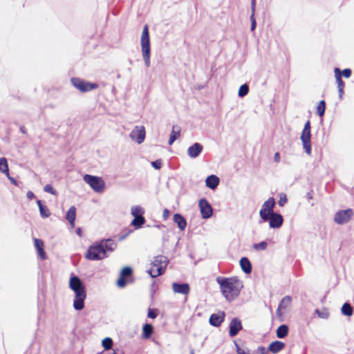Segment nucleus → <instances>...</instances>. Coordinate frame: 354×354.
I'll list each match as a JSON object with an SVG mask.
<instances>
[{"label": "nucleus", "instance_id": "obj_1", "mask_svg": "<svg viewBox=\"0 0 354 354\" xmlns=\"http://www.w3.org/2000/svg\"><path fill=\"white\" fill-rule=\"evenodd\" d=\"M117 247L116 242L111 239H104L91 245L85 254V258L90 261H100L109 257Z\"/></svg>", "mask_w": 354, "mask_h": 354}, {"label": "nucleus", "instance_id": "obj_2", "mask_svg": "<svg viewBox=\"0 0 354 354\" xmlns=\"http://www.w3.org/2000/svg\"><path fill=\"white\" fill-rule=\"evenodd\" d=\"M216 281L220 286L222 295L229 301L238 297L243 288V282L237 277H217Z\"/></svg>", "mask_w": 354, "mask_h": 354}, {"label": "nucleus", "instance_id": "obj_3", "mask_svg": "<svg viewBox=\"0 0 354 354\" xmlns=\"http://www.w3.org/2000/svg\"><path fill=\"white\" fill-rule=\"evenodd\" d=\"M69 288L74 292L73 308L76 310H82L84 308V301L86 298V290L84 282L73 273L69 279Z\"/></svg>", "mask_w": 354, "mask_h": 354}, {"label": "nucleus", "instance_id": "obj_4", "mask_svg": "<svg viewBox=\"0 0 354 354\" xmlns=\"http://www.w3.org/2000/svg\"><path fill=\"white\" fill-rule=\"evenodd\" d=\"M141 50L147 67L150 66L151 44L149 28L145 25L143 28L141 35Z\"/></svg>", "mask_w": 354, "mask_h": 354}, {"label": "nucleus", "instance_id": "obj_5", "mask_svg": "<svg viewBox=\"0 0 354 354\" xmlns=\"http://www.w3.org/2000/svg\"><path fill=\"white\" fill-rule=\"evenodd\" d=\"M71 83L81 93H87L99 87V84L96 82H91L77 77H72Z\"/></svg>", "mask_w": 354, "mask_h": 354}, {"label": "nucleus", "instance_id": "obj_6", "mask_svg": "<svg viewBox=\"0 0 354 354\" xmlns=\"http://www.w3.org/2000/svg\"><path fill=\"white\" fill-rule=\"evenodd\" d=\"M300 139L305 152L309 156L311 155V124L310 120H307L305 123Z\"/></svg>", "mask_w": 354, "mask_h": 354}, {"label": "nucleus", "instance_id": "obj_7", "mask_svg": "<svg viewBox=\"0 0 354 354\" xmlns=\"http://www.w3.org/2000/svg\"><path fill=\"white\" fill-rule=\"evenodd\" d=\"M275 203V199L273 197L269 198L263 203L259 211V216L263 222H267L269 216L276 213L274 211Z\"/></svg>", "mask_w": 354, "mask_h": 354}, {"label": "nucleus", "instance_id": "obj_8", "mask_svg": "<svg viewBox=\"0 0 354 354\" xmlns=\"http://www.w3.org/2000/svg\"><path fill=\"white\" fill-rule=\"evenodd\" d=\"M83 179L95 192L102 193L104 191L105 183L101 177L85 174Z\"/></svg>", "mask_w": 354, "mask_h": 354}, {"label": "nucleus", "instance_id": "obj_9", "mask_svg": "<svg viewBox=\"0 0 354 354\" xmlns=\"http://www.w3.org/2000/svg\"><path fill=\"white\" fill-rule=\"evenodd\" d=\"M353 214V210L351 208L339 210L335 214L333 220L337 224L344 225L351 219Z\"/></svg>", "mask_w": 354, "mask_h": 354}, {"label": "nucleus", "instance_id": "obj_10", "mask_svg": "<svg viewBox=\"0 0 354 354\" xmlns=\"http://www.w3.org/2000/svg\"><path fill=\"white\" fill-rule=\"evenodd\" d=\"M133 274V269L131 267L126 266L123 268L120 272V277L117 280V285L119 288H124L129 281L132 282L133 280H129Z\"/></svg>", "mask_w": 354, "mask_h": 354}, {"label": "nucleus", "instance_id": "obj_11", "mask_svg": "<svg viewBox=\"0 0 354 354\" xmlns=\"http://www.w3.org/2000/svg\"><path fill=\"white\" fill-rule=\"evenodd\" d=\"M198 206L203 218L208 219L212 217L213 214V208L209 202L205 198H203L199 200Z\"/></svg>", "mask_w": 354, "mask_h": 354}, {"label": "nucleus", "instance_id": "obj_12", "mask_svg": "<svg viewBox=\"0 0 354 354\" xmlns=\"http://www.w3.org/2000/svg\"><path fill=\"white\" fill-rule=\"evenodd\" d=\"M130 138L138 144H141L145 138V129L144 127L136 126L130 133Z\"/></svg>", "mask_w": 354, "mask_h": 354}, {"label": "nucleus", "instance_id": "obj_13", "mask_svg": "<svg viewBox=\"0 0 354 354\" xmlns=\"http://www.w3.org/2000/svg\"><path fill=\"white\" fill-rule=\"evenodd\" d=\"M242 329L241 321L238 317L232 318L229 324V336L230 337H235Z\"/></svg>", "mask_w": 354, "mask_h": 354}, {"label": "nucleus", "instance_id": "obj_14", "mask_svg": "<svg viewBox=\"0 0 354 354\" xmlns=\"http://www.w3.org/2000/svg\"><path fill=\"white\" fill-rule=\"evenodd\" d=\"M268 221L269 222V226L270 228L278 229L283 225V218L281 214L275 213L269 216Z\"/></svg>", "mask_w": 354, "mask_h": 354}, {"label": "nucleus", "instance_id": "obj_15", "mask_svg": "<svg viewBox=\"0 0 354 354\" xmlns=\"http://www.w3.org/2000/svg\"><path fill=\"white\" fill-rule=\"evenodd\" d=\"M225 314L223 311L212 314L209 317V324L214 327H219L224 322Z\"/></svg>", "mask_w": 354, "mask_h": 354}, {"label": "nucleus", "instance_id": "obj_16", "mask_svg": "<svg viewBox=\"0 0 354 354\" xmlns=\"http://www.w3.org/2000/svg\"><path fill=\"white\" fill-rule=\"evenodd\" d=\"M172 289L175 293L183 295H188L190 291V287L187 283L174 282Z\"/></svg>", "mask_w": 354, "mask_h": 354}, {"label": "nucleus", "instance_id": "obj_17", "mask_svg": "<svg viewBox=\"0 0 354 354\" xmlns=\"http://www.w3.org/2000/svg\"><path fill=\"white\" fill-rule=\"evenodd\" d=\"M203 149V145L199 142H195L187 149V155L192 158L199 156Z\"/></svg>", "mask_w": 354, "mask_h": 354}, {"label": "nucleus", "instance_id": "obj_18", "mask_svg": "<svg viewBox=\"0 0 354 354\" xmlns=\"http://www.w3.org/2000/svg\"><path fill=\"white\" fill-rule=\"evenodd\" d=\"M168 263L169 259L167 257L163 255H158L154 258V260L151 262V265L156 268H158L160 266L164 267L165 272Z\"/></svg>", "mask_w": 354, "mask_h": 354}, {"label": "nucleus", "instance_id": "obj_19", "mask_svg": "<svg viewBox=\"0 0 354 354\" xmlns=\"http://www.w3.org/2000/svg\"><path fill=\"white\" fill-rule=\"evenodd\" d=\"M292 302V297L289 295L284 297L279 304L277 309V315L279 316L282 315V310H286L288 308Z\"/></svg>", "mask_w": 354, "mask_h": 354}, {"label": "nucleus", "instance_id": "obj_20", "mask_svg": "<svg viewBox=\"0 0 354 354\" xmlns=\"http://www.w3.org/2000/svg\"><path fill=\"white\" fill-rule=\"evenodd\" d=\"M34 243L38 256L41 258V259L45 260L47 258V255L44 248V241L41 239L35 238Z\"/></svg>", "mask_w": 354, "mask_h": 354}, {"label": "nucleus", "instance_id": "obj_21", "mask_svg": "<svg viewBox=\"0 0 354 354\" xmlns=\"http://www.w3.org/2000/svg\"><path fill=\"white\" fill-rule=\"evenodd\" d=\"M219 183V178L214 174L208 176L205 180V185L212 190H214L217 188Z\"/></svg>", "mask_w": 354, "mask_h": 354}, {"label": "nucleus", "instance_id": "obj_22", "mask_svg": "<svg viewBox=\"0 0 354 354\" xmlns=\"http://www.w3.org/2000/svg\"><path fill=\"white\" fill-rule=\"evenodd\" d=\"M286 346L284 342L276 340L271 342L268 346V351L272 353H277L283 350Z\"/></svg>", "mask_w": 354, "mask_h": 354}, {"label": "nucleus", "instance_id": "obj_23", "mask_svg": "<svg viewBox=\"0 0 354 354\" xmlns=\"http://www.w3.org/2000/svg\"><path fill=\"white\" fill-rule=\"evenodd\" d=\"M239 264L243 272L247 274H250L252 270V264L248 257H241Z\"/></svg>", "mask_w": 354, "mask_h": 354}, {"label": "nucleus", "instance_id": "obj_24", "mask_svg": "<svg viewBox=\"0 0 354 354\" xmlns=\"http://www.w3.org/2000/svg\"><path fill=\"white\" fill-rule=\"evenodd\" d=\"M173 220L174 222L177 224L180 230H184L186 228L187 221L182 214L179 213L174 214Z\"/></svg>", "mask_w": 354, "mask_h": 354}, {"label": "nucleus", "instance_id": "obj_25", "mask_svg": "<svg viewBox=\"0 0 354 354\" xmlns=\"http://www.w3.org/2000/svg\"><path fill=\"white\" fill-rule=\"evenodd\" d=\"M154 332L153 326L151 324L146 323L142 326V337L145 339L151 338Z\"/></svg>", "mask_w": 354, "mask_h": 354}, {"label": "nucleus", "instance_id": "obj_26", "mask_svg": "<svg viewBox=\"0 0 354 354\" xmlns=\"http://www.w3.org/2000/svg\"><path fill=\"white\" fill-rule=\"evenodd\" d=\"M66 218L72 227L75 226V221L76 218V209L74 206H71L68 210Z\"/></svg>", "mask_w": 354, "mask_h": 354}, {"label": "nucleus", "instance_id": "obj_27", "mask_svg": "<svg viewBox=\"0 0 354 354\" xmlns=\"http://www.w3.org/2000/svg\"><path fill=\"white\" fill-rule=\"evenodd\" d=\"M289 331V328L286 324L280 325L276 330V335L279 339L285 338Z\"/></svg>", "mask_w": 354, "mask_h": 354}, {"label": "nucleus", "instance_id": "obj_28", "mask_svg": "<svg viewBox=\"0 0 354 354\" xmlns=\"http://www.w3.org/2000/svg\"><path fill=\"white\" fill-rule=\"evenodd\" d=\"M37 204L38 205L41 216L42 218H48L50 215V212L47 206L43 205L40 200L37 201Z\"/></svg>", "mask_w": 354, "mask_h": 354}, {"label": "nucleus", "instance_id": "obj_29", "mask_svg": "<svg viewBox=\"0 0 354 354\" xmlns=\"http://www.w3.org/2000/svg\"><path fill=\"white\" fill-rule=\"evenodd\" d=\"M335 77L336 82L337 84V88L344 89L345 86L344 82L342 79L341 70L339 68H335L334 70Z\"/></svg>", "mask_w": 354, "mask_h": 354}, {"label": "nucleus", "instance_id": "obj_30", "mask_svg": "<svg viewBox=\"0 0 354 354\" xmlns=\"http://www.w3.org/2000/svg\"><path fill=\"white\" fill-rule=\"evenodd\" d=\"M146 222V219L143 216H138L136 218H134L132 221H131V225L136 229V230H138V229H140L141 228L143 225Z\"/></svg>", "mask_w": 354, "mask_h": 354}, {"label": "nucleus", "instance_id": "obj_31", "mask_svg": "<svg viewBox=\"0 0 354 354\" xmlns=\"http://www.w3.org/2000/svg\"><path fill=\"white\" fill-rule=\"evenodd\" d=\"M147 272L152 278H155L164 274V267L160 266L156 268L151 266V268Z\"/></svg>", "mask_w": 354, "mask_h": 354}, {"label": "nucleus", "instance_id": "obj_32", "mask_svg": "<svg viewBox=\"0 0 354 354\" xmlns=\"http://www.w3.org/2000/svg\"><path fill=\"white\" fill-rule=\"evenodd\" d=\"M341 312L342 315L351 317L353 314V308L348 302H345L342 306Z\"/></svg>", "mask_w": 354, "mask_h": 354}, {"label": "nucleus", "instance_id": "obj_33", "mask_svg": "<svg viewBox=\"0 0 354 354\" xmlns=\"http://www.w3.org/2000/svg\"><path fill=\"white\" fill-rule=\"evenodd\" d=\"M0 171L8 176L9 168L7 159L4 157L0 158Z\"/></svg>", "mask_w": 354, "mask_h": 354}, {"label": "nucleus", "instance_id": "obj_34", "mask_svg": "<svg viewBox=\"0 0 354 354\" xmlns=\"http://www.w3.org/2000/svg\"><path fill=\"white\" fill-rule=\"evenodd\" d=\"M131 214L134 218H136V216H143L145 214V209L139 205L133 206L131 208Z\"/></svg>", "mask_w": 354, "mask_h": 354}, {"label": "nucleus", "instance_id": "obj_35", "mask_svg": "<svg viewBox=\"0 0 354 354\" xmlns=\"http://www.w3.org/2000/svg\"><path fill=\"white\" fill-rule=\"evenodd\" d=\"M175 126L173 127L172 131L170 134L169 139L168 141V144L169 145H171L174 141L180 136V130L178 129V131H175Z\"/></svg>", "mask_w": 354, "mask_h": 354}, {"label": "nucleus", "instance_id": "obj_36", "mask_svg": "<svg viewBox=\"0 0 354 354\" xmlns=\"http://www.w3.org/2000/svg\"><path fill=\"white\" fill-rule=\"evenodd\" d=\"M326 111V102L324 100L319 101L317 106V113L319 117L324 116Z\"/></svg>", "mask_w": 354, "mask_h": 354}, {"label": "nucleus", "instance_id": "obj_37", "mask_svg": "<svg viewBox=\"0 0 354 354\" xmlns=\"http://www.w3.org/2000/svg\"><path fill=\"white\" fill-rule=\"evenodd\" d=\"M249 86L247 84H242L239 89L238 95L240 97H243L249 93Z\"/></svg>", "mask_w": 354, "mask_h": 354}, {"label": "nucleus", "instance_id": "obj_38", "mask_svg": "<svg viewBox=\"0 0 354 354\" xmlns=\"http://www.w3.org/2000/svg\"><path fill=\"white\" fill-rule=\"evenodd\" d=\"M315 313L317 315V316L319 318L322 319H328L329 317V312L326 308H324L323 310H320L319 309H316L315 310Z\"/></svg>", "mask_w": 354, "mask_h": 354}, {"label": "nucleus", "instance_id": "obj_39", "mask_svg": "<svg viewBox=\"0 0 354 354\" xmlns=\"http://www.w3.org/2000/svg\"><path fill=\"white\" fill-rule=\"evenodd\" d=\"M102 344L106 351H109L113 345V340L111 337H105L102 340Z\"/></svg>", "mask_w": 354, "mask_h": 354}, {"label": "nucleus", "instance_id": "obj_40", "mask_svg": "<svg viewBox=\"0 0 354 354\" xmlns=\"http://www.w3.org/2000/svg\"><path fill=\"white\" fill-rule=\"evenodd\" d=\"M268 247V243L265 241H261L259 243H254L253 245V248L255 250H265Z\"/></svg>", "mask_w": 354, "mask_h": 354}, {"label": "nucleus", "instance_id": "obj_41", "mask_svg": "<svg viewBox=\"0 0 354 354\" xmlns=\"http://www.w3.org/2000/svg\"><path fill=\"white\" fill-rule=\"evenodd\" d=\"M158 315V310L157 308H149L147 312V317L150 319H156Z\"/></svg>", "mask_w": 354, "mask_h": 354}, {"label": "nucleus", "instance_id": "obj_42", "mask_svg": "<svg viewBox=\"0 0 354 354\" xmlns=\"http://www.w3.org/2000/svg\"><path fill=\"white\" fill-rule=\"evenodd\" d=\"M44 191L47 193H50L53 195H57V191L50 184H47L44 187Z\"/></svg>", "mask_w": 354, "mask_h": 354}, {"label": "nucleus", "instance_id": "obj_43", "mask_svg": "<svg viewBox=\"0 0 354 354\" xmlns=\"http://www.w3.org/2000/svg\"><path fill=\"white\" fill-rule=\"evenodd\" d=\"M254 15H255V13L253 14V12H252L250 17V19L251 21V27H250L251 31H254L257 27V22H256Z\"/></svg>", "mask_w": 354, "mask_h": 354}, {"label": "nucleus", "instance_id": "obj_44", "mask_svg": "<svg viewBox=\"0 0 354 354\" xmlns=\"http://www.w3.org/2000/svg\"><path fill=\"white\" fill-rule=\"evenodd\" d=\"M288 198L285 194H280V198L278 201V204L280 207H283L285 203H287Z\"/></svg>", "mask_w": 354, "mask_h": 354}, {"label": "nucleus", "instance_id": "obj_45", "mask_svg": "<svg viewBox=\"0 0 354 354\" xmlns=\"http://www.w3.org/2000/svg\"><path fill=\"white\" fill-rule=\"evenodd\" d=\"M151 166L155 169H160L162 167V160L160 159L156 160L155 161H152L151 162Z\"/></svg>", "mask_w": 354, "mask_h": 354}, {"label": "nucleus", "instance_id": "obj_46", "mask_svg": "<svg viewBox=\"0 0 354 354\" xmlns=\"http://www.w3.org/2000/svg\"><path fill=\"white\" fill-rule=\"evenodd\" d=\"M342 76H344L345 78H349L351 76L352 71L350 68H344L341 71Z\"/></svg>", "mask_w": 354, "mask_h": 354}, {"label": "nucleus", "instance_id": "obj_47", "mask_svg": "<svg viewBox=\"0 0 354 354\" xmlns=\"http://www.w3.org/2000/svg\"><path fill=\"white\" fill-rule=\"evenodd\" d=\"M268 348L266 349L264 346H260L257 348V352L259 354H268Z\"/></svg>", "mask_w": 354, "mask_h": 354}, {"label": "nucleus", "instance_id": "obj_48", "mask_svg": "<svg viewBox=\"0 0 354 354\" xmlns=\"http://www.w3.org/2000/svg\"><path fill=\"white\" fill-rule=\"evenodd\" d=\"M169 216V211L168 209H164L162 212V218L164 221H166Z\"/></svg>", "mask_w": 354, "mask_h": 354}, {"label": "nucleus", "instance_id": "obj_49", "mask_svg": "<svg viewBox=\"0 0 354 354\" xmlns=\"http://www.w3.org/2000/svg\"><path fill=\"white\" fill-rule=\"evenodd\" d=\"M26 196H27L28 200H32V199H33L35 197L34 193L32 192H31V191H28L27 192Z\"/></svg>", "mask_w": 354, "mask_h": 354}, {"label": "nucleus", "instance_id": "obj_50", "mask_svg": "<svg viewBox=\"0 0 354 354\" xmlns=\"http://www.w3.org/2000/svg\"><path fill=\"white\" fill-rule=\"evenodd\" d=\"M131 232H132V230H129L126 234L121 235L119 237V241H122V240L125 239Z\"/></svg>", "mask_w": 354, "mask_h": 354}, {"label": "nucleus", "instance_id": "obj_51", "mask_svg": "<svg viewBox=\"0 0 354 354\" xmlns=\"http://www.w3.org/2000/svg\"><path fill=\"white\" fill-rule=\"evenodd\" d=\"M256 0H251V12L255 13Z\"/></svg>", "mask_w": 354, "mask_h": 354}, {"label": "nucleus", "instance_id": "obj_52", "mask_svg": "<svg viewBox=\"0 0 354 354\" xmlns=\"http://www.w3.org/2000/svg\"><path fill=\"white\" fill-rule=\"evenodd\" d=\"M7 178L9 179V180L12 185L17 186V181L14 178L10 176V173L8 174V176H7Z\"/></svg>", "mask_w": 354, "mask_h": 354}, {"label": "nucleus", "instance_id": "obj_53", "mask_svg": "<svg viewBox=\"0 0 354 354\" xmlns=\"http://www.w3.org/2000/svg\"><path fill=\"white\" fill-rule=\"evenodd\" d=\"M306 198L308 200H311L313 199V191L310 190V192H308L307 194H306Z\"/></svg>", "mask_w": 354, "mask_h": 354}, {"label": "nucleus", "instance_id": "obj_54", "mask_svg": "<svg viewBox=\"0 0 354 354\" xmlns=\"http://www.w3.org/2000/svg\"><path fill=\"white\" fill-rule=\"evenodd\" d=\"M338 93L339 99L342 100L344 94V89L338 88Z\"/></svg>", "mask_w": 354, "mask_h": 354}, {"label": "nucleus", "instance_id": "obj_55", "mask_svg": "<svg viewBox=\"0 0 354 354\" xmlns=\"http://www.w3.org/2000/svg\"><path fill=\"white\" fill-rule=\"evenodd\" d=\"M274 160H275L276 162H279V159H280V155H279V153L278 152H277V153L274 154Z\"/></svg>", "mask_w": 354, "mask_h": 354}, {"label": "nucleus", "instance_id": "obj_56", "mask_svg": "<svg viewBox=\"0 0 354 354\" xmlns=\"http://www.w3.org/2000/svg\"><path fill=\"white\" fill-rule=\"evenodd\" d=\"M20 131L22 133H26V127L22 126L20 127Z\"/></svg>", "mask_w": 354, "mask_h": 354}, {"label": "nucleus", "instance_id": "obj_57", "mask_svg": "<svg viewBox=\"0 0 354 354\" xmlns=\"http://www.w3.org/2000/svg\"><path fill=\"white\" fill-rule=\"evenodd\" d=\"M76 233H77V234H78L79 236H81V234H82V230H81V228L78 227V228L77 229V230H76Z\"/></svg>", "mask_w": 354, "mask_h": 354}, {"label": "nucleus", "instance_id": "obj_58", "mask_svg": "<svg viewBox=\"0 0 354 354\" xmlns=\"http://www.w3.org/2000/svg\"><path fill=\"white\" fill-rule=\"evenodd\" d=\"M189 354H194V350L192 348L190 350Z\"/></svg>", "mask_w": 354, "mask_h": 354}, {"label": "nucleus", "instance_id": "obj_59", "mask_svg": "<svg viewBox=\"0 0 354 354\" xmlns=\"http://www.w3.org/2000/svg\"><path fill=\"white\" fill-rule=\"evenodd\" d=\"M109 354H117V353H115V352H114V351H113V352L109 351Z\"/></svg>", "mask_w": 354, "mask_h": 354}, {"label": "nucleus", "instance_id": "obj_60", "mask_svg": "<svg viewBox=\"0 0 354 354\" xmlns=\"http://www.w3.org/2000/svg\"><path fill=\"white\" fill-rule=\"evenodd\" d=\"M98 354H109V351H106V353H98Z\"/></svg>", "mask_w": 354, "mask_h": 354}, {"label": "nucleus", "instance_id": "obj_61", "mask_svg": "<svg viewBox=\"0 0 354 354\" xmlns=\"http://www.w3.org/2000/svg\"><path fill=\"white\" fill-rule=\"evenodd\" d=\"M155 226H156V227H158V228H160V227H161V225H155Z\"/></svg>", "mask_w": 354, "mask_h": 354}]
</instances>
